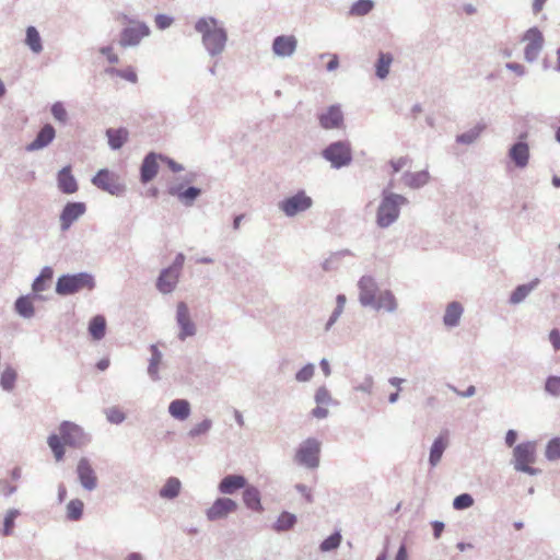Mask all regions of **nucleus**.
<instances>
[{"instance_id":"393cba45","label":"nucleus","mask_w":560,"mask_h":560,"mask_svg":"<svg viewBox=\"0 0 560 560\" xmlns=\"http://www.w3.org/2000/svg\"><path fill=\"white\" fill-rule=\"evenodd\" d=\"M162 153H153V151L145 155L140 170L142 183H148L156 176L159 171L158 160L162 161Z\"/></svg>"},{"instance_id":"3c124183","label":"nucleus","mask_w":560,"mask_h":560,"mask_svg":"<svg viewBox=\"0 0 560 560\" xmlns=\"http://www.w3.org/2000/svg\"><path fill=\"white\" fill-rule=\"evenodd\" d=\"M545 457L548 460H557L560 458V436H555L547 442Z\"/></svg>"},{"instance_id":"f03ea898","label":"nucleus","mask_w":560,"mask_h":560,"mask_svg":"<svg viewBox=\"0 0 560 560\" xmlns=\"http://www.w3.org/2000/svg\"><path fill=\"white\" fill-rule=\"evenodd\" d=\"M407 205H409V200L405 196L395 194L389 188H384L376 209V225L382 230L393 226L400 215V208Z\"/></svg>"},{"instance_id":"20e7f679","label":"nucleus","mask_w":560,"mask_h":560,"mask_svg":"<svg viewBox=\"0 0 560 560\" xmlns=\"http://www.w3.org/2000/svg\"><path fill=\"white\" fill-rule=\"evenodd\" d=\"M322 156L332 168L349 166L353 161L351 143L348 140L330 142L322 151Z\"/></svg>"},{"instance_id":"4d7b16f0","label":"nucleus","mask_w":560,"mask_h":560,"mask_svg":"<svg viewBox=\"0 0 560 560\" xmlns=\"http://www.w3.org/2000/svg\"><path fill=\"white\" fill-rule=\"evenodd\" d=\"M107 421L112 424H120L126 420L125 413L118 407H109L105 411Z\"/></svg>"},{"instance_id":"6ab92c4d","label":"nucleus","mask_w":560,"mask_h":560,"mask_svg":"<svg viewBox=\"0 0 560 560\" xmlns=\"http://www.w3.org/2000/svg\"><path fill=\"white\" fill-rule=\"evenodd\" d=\"M167 192L170 196L178 198L185 207H191L202 194L201 188H197V186L184 188L183 184L168 186Z\"/></svg>"},{"instance_id":"9b49d317","label":"nucleus","mask_w":560,"mask_h":560,"mask_svg":"<svg viewBox=\"0 0 560 560\" xmlns=\"http://www.w3.org/2000/svg\"><path fill=\"white\" fill-rule=\"evenodd\" d=\"M92 183L103 191L119 197L126 191V186L118 182L117 176L107 168L100 170L92 178Z\"/></svg>"},{"instance_id":"09e8293b","label":"nucleus","mask_w":560,"mask_h":560,"mask_svg":"<svg viewBox=\"0 0 560 560\" xmlns=\"http://www.w3.org/2000/svg\"><path fill=\"white\" fill-rule=\"evenodd\" d=\"M54 271L50 267H44L42 272L34 279L32 289L35 293L43 292L46 289V282L51 280Z\"/></svg>"},{"instance_id":"680f3d73","label":"nucleus","mask_w":560,"mask_h":560,"mask_svg":"<svg viewBox=\"0 0 560 560\" xmlns=\"http://www.w3.org/2000/svg\"><path fill=\"white\" fill-rule=\"evenodd\" d=\"M314 398L318 405H329L334 402L329 390L325 386H322L316 390Z\"/></svg>"},{"instance_id":"4468645a","label":"nucleus","mask_w":560,"mask_h":560,"mask_svg":"<svg viewBox=\"0 0 560 560\" xmlns=\"http://www.w3.org/2000/svg\"><path fill=\"white\" fill-rule=\"evenodd\" d=\"M523 40H526V47L524 49V58L528 62H535L538 58L542 45H544V36L537 26L528 28L524 36Z\"/></svg>"},{"instance_id":"1a4fd4ad","label":"nucleus","mask_w":560,"mask_h":560,"mask_svg":"<svg viewBox=\"0 0 560 560\" xmlns=\"http://www.w3.org/2000/svg\"><path fill=\"white\" fill-rule=\"evenodd\" d=\"M527 137V132H522L508 150L509 160L520 170L526 168L530 160V147L526 140Z\"/></svg>"},{"instance_id":"412c9836","label":"nucleus","mask_w":560,"mask_h":560,"mask_svg":"<svg viewBox=\"0 0 560 560\" xmlns=\"http://www.w3.org/2000/svg\"><path fill=\"white\" fill-rule=\"evenodd\" d=\"M56 137V130L50 124L44 125L36 133L35 139L27 143L25 149L26 152H36L47 147Z\"/></svg>"},{"instance_id":"58836bf2","label":"nucleus","mask_w":560,"mask_h":560,"mask_svg":"<svg viewBox=\"0 0 560 560\" xmlns=\"http://www.w3.org/2000/svg\"><path fill=\"white\" fill-rule=\"evenodd\" d=\"M348 255H353L352 250L348 248L331 253L327 258L323 260L322 269L326 272L337 270L342 257Z\"/></svg>"},{"instance_id":"cd10ccee","label":"nucleus","mask_w":560,"mask_h":560,"mask_svg":"<svg viewBox=\"0 0 560 560\" xmlns=\"http://www.w3.org/2000/svg\"><path fill=\"white\" fill-rule=\"evenodd\" d=\"M401 179L410 189H421L430 180V172L422 170L419 172H405Z\"/></svg>"},{"instance_id":"a18cd8bd","label":"nucleus","mask_w":560,"mask_h":560,"mask_svg":"<svg viewBox=\"0 0 560 560\" xmlns=\"http://www.w3.org/2000/svg\"><path fill=\"white\" fill-rule=\"evenodd\" d=\"M84 503L80 499H72L67 504V520L78 522L83 515Z\"/></svg>"},{"instance_id":"052dcab7","label":"nucleus","mask_w":560,"mask_h":560,"mask_svg":"<svg viewBox=\"0 0 560 560\" xmlns=\"http://www.w3.org/2000/svg\"><path fill=\"white\" fill-rule=\"evenodd\" d=\"M50 112L52 114V117L60 121V122H66L67 121V117H68V113H67V109L65 108L63 104L61 102H56L51 105V108H50Z\"/></svg>"},{"instance_id":"de8ad7c7","label":"nucleus","mask_w":560,"mask_h":560,"mask_svg":"<svg viewBox=\"0 0 560 560\" xmlns=\"http://www.w3.org/2000/svg\"><path fill=\"white\" fill-rule=\"evenodd\" d=\"M16 378H18V374H16L14 368H12L11 365H7L2 370L0 385L4 390L11 392L15 386Z\"/></svg>"},{"instance_id":"c03bdc74","label":"nucleus","mask_w":560,"mask_h":560,"mask_svg":"<svg viewBox=\"0 0 560 560\" xmlns=\"http://www.w3.org/2000/svg\"><path fill=\"white\" fill-rule=\"evenodd\" d=\"M374 4L373 0H357L351 4L349 15L354 18L365 16L374 8Z\"/></svg>"},{"instance_id":"f257e3e1","label":"nucleus","mask_w":560,"mask_h":560,"mask_svg":"<svg viewBox=\"0 0 560 560\" xmlns=\"http://www.w3.org/2000/svg\"><path fill=\"white\" fill-rule=\"evenodd\" d=\"M194 28L201 34V43L210 57H220L228 43V32L213 16H203L196 21Z\"/></svg>"},{"instance_id":"0eeeda50","label":"nucleus","mask_w":560,"mask_h":560,"mask_svg":"<svg viewBox=\"0 0 560 560\" xmlns=\"http://www.w3.org/2000/svg\"><path fill=\"white\" fill-rule=\"evenodd\" d=\"M313 199L304 190H299L293 196L287 197L278 203V208L287 217L292 218L305 212L313 207Z\"/></svg>"},{"instance_id":"6e6d98bb","label":"nucleus","mask_w":560,"mask_h":560,"mask_svg":"<svg viewBox=\"0 0 560 560\" xmlns=\"http://www.w3.org/2000/svg\"><path fill=\"white\" fill-rule=\"evenodd\" d=\"M544 389L553 397H560V376H548Z\"/></svg>"},{"instance_id":"5701e85b","label":"nucleus","mask_w":560,"mask_h":560,"mask_svg":"<svg viewBox=\"0 0 560 560\" xmlns=\"http://www.w3.org/2000/svg\"><path fill=\"white\" fill-rule=\"evenodd\" d=\"M180 275L170 268L162 269L156 279V289L164 294L172 293L178 282Z\"/></svg>"},{"instance_id":"a878e982","label":"nucleus","mask_w":560,"mask_h":560,"mask_svg":"<svg viewBox=\"0 0 560 560\" xmlns=\"http://www.w3.org/2000/svg\"><path fill=\"white\" fill-rule=\"evenodd\" d=\"M447 435L448 432L444 431L433 440L431 451H429V465H431V468H434L440 463L445 450L447 448Z\"/></svg>"},{"instance_id":"473e14b6","label":"nucleus","mask_w":560,"mask_h":560,"mask_svg":"<svg viewBox=\"0 0 560 560\" xmlns=\"http://www.w3.org/2000/svg\"><path fill=\"white\" fill-rule=\"evenodd\" d=\"M14 311L21 317L30 319L35 316V307L32 295H20L14 303Z\"/></svg>"},{"instance_id":"bb28decb","label":"nucleus","mask_w":560,"mask_h":560,"mask_svg":"<svg viewBox=\"0 0 560 560\" xmlns=\"http://www.w3.org/2000/svg\"><path fill=\"white\" fill-rule=\"evenodd\" d=\"M369 308L376 312L385 311L387 313H395L397 310L395 294L392 292V290L388 289L380 291L374 301V304Z\"/></svg>"},{"instance_id":"aec40b11","label":"nucleus","mask_w":560,"mask_h":560,"mask_svg":"<svg viewBox=\"0 0 560 560\" xmlns=\"http://www.w3.org/2000/svg\"><path fill=\"white\" fill-rule=\"evenodd\" d=\"M86 211L84 202H68L60 213V229L66 232L71 229V225Z\"/></svg>"},{"instance_id":"c85d7f7f","label":"nucleus","mask_w":560,"mask_h":560,"mask_svg":"<svg viewBox=\"0 0 560 560\" xmlns=\"http://www.w3.org/2000/svg\"><path fill=\"white\" fill-rule=\"evenodd\" d=\"M150 358L148 360L147 374L152 382L160 381L159 365L162 362L163 353L159 350L156 345L149 347Z\"/></svg>"},{"instance_id":"a19ab883","label":"nucleus","mask_w":560,"mask_h":560,"mask_svg":"<svg viewBox=\"0 0 560 560\" xmlns=\"http://www.w3.org/2000/svg\"><path fill=\"white\" fill-rule=\"evenodd\" d=\"M47 445L50 448V451L52 452L54 457L57 462H60L65 458V455H66L65 445L66 444L60 434L58 435V434L52 433V434L48 435Z\"/></svg>"},{"instance_id":"6e6552de","label":"nucleus","mask_w":560,"mask_h":560,"mask_svg":"<svg viewBox=\"0 0 560 560\" xmlns=\"http://www.w3.org/2000/svg\"><path fill=\"white\" fill-rule=\"evenodd\" d=\"M150 33L145 22H136L135 25L126 26L120 31L118 45L121 48L138 47Z\"/></svg>"},{"instance_id":"69168bd1","label":"nucleus","mask_w":560,"mask_h":560,"mask_svg":"<svg viewBox=\"0 0 560 560\" xmlns=\"http://www.w3.org/2000/svg\"><path fill=\"white\" fill-rule=\"evenodd\" d=\"M294 489L304 497V499L306 500V502L308 503H313L314 501V497H313V493H312V490L305 486V485H302V483H298L294 486Z\"/></svg>"},{"instance_id":"774afa93","label":"nucleus","mask_w":560,"mask_h":560,"mask_svg":"<svg viewBox=\"0 0 560 560\" xmlns=\"http://www.w3.org/2000/svg\"><path fill=\"white\" fill-rule=\"evenodd\" d=\"M100 52L103 56H106L109 63H118L119 58L117 55L113 54V47L112 46H105L100 49Z\"/></svg>"},{"instance_id":"dca6fc26","label":"nucleus","mask_w":560,"mask_h":560,"mask_svg":"<svg viewBox=\"0 0 560 560\" xmlns=\"http://www.w3.org/2000/svg\"><path fill=\"white\" fill-rule=\"evenodd\" d=\"M359 287V303L362 307H370L380 292L378 284L372 276H362L357 283Z\"/></svg>"},{"instance_id":"2eb2a0df","label":"nucleus","mask_w":560,"mask_h":560,"mask_svg":"<svg viewBox=\"0 0 560 560\" xmlns=\"http://www.w3.org/2000/svg\"><path fill=\"white\" fill-rule=\"evenodd\" d=\"M296 49L298 38L293 34H281L272 40L271 50L277 58H290L295 54Z\"/></svg>"},{"instance_id":"13d9d810","label":"nucleus","mask_w":560,"mask_h":560,"mask_svg":"<svg viewBox=\"0 0 560 560\" xmlns=\"http://www.w3.org/2000/svg\"><path fill=\"white\" fill-rule=\"evenodd\" d=\"M474 504V499L469 493H462L453 501V508L456 510H466Z\"/></svg>"},{"instance_id":"0e129e2a","label":"nucleus","mask_w":560,"mask_h":560,"mask_svg":"<svg viewBox=\"0 0 560 560\" xmlns=\"http://www.w3.org/2000/svg\"><path fill=\"white\" fill-rule=\"evenodd\" d=\"M548 339L555 351L560 350V330L558 328H552L549 331Z\"/></svg>"},{"instance_id":"a211bd4d","label":"nucleus","mask_w":560,"mask_h":560,"mask_svg":"<svg viewBox=\"0 0 560 560\" xmlns=\"http://www.w3.org/2000/svg\"><path fill=\"white\" fill-rule=\"evenodd\" d=\"M237 503L230 498H219L206 511V516L210 522H217L224 520L230 513L236 511Z\"/></svg>"},{"instance_id":"7c9ffc66","label":"nucleus","mask_w":560,"mask_h":560,"mask_svg":"<svg viewBox=\"0 0 560 560\" xmlns=\"http://www.w3.org/2000/svg\"><path fill=\"white\" fill-rule=\"evenodd\" d=\"M182 488L183 483L179 481L178 477L171 476L159 490V495L162 499L174 500L180 494Z\"/></svg>"},{"instance_id":"603ef678","label":"nucleus","mask_w":560,"mask_h":560,"mask_svg":"<svg viewBox=\"0 0 560 560\" xmlns=\"http://www.w3.org/2000/svg\"><path fill=\"white\" fill-rule=\"evenodd\" d=\"M315 373V364L314 363H306L301 368V370L295 372L294 378L299 383H306L310 382L314 377Z\"/></svg>"},{"instance_id":"f3484780","label":"nucleus","mask_w":560,"mask_h":560,"mask_svg":"<svg viewBox=\"0 0 560 560\" xmlns=\"http://www.w3.org/2000/svg\"><path fill=\"white\" fill-rule=\"evenodd\" d=\"M319 126L324 130L339 129L343 126L345 116L339 104L329 105L318 114Z\"/></svg>"},{"instance_id":"4be33fe9","label":"nucleus","mask_w":560,"mask_h":560,"mask_svg":"<svg viewBox=\"0 0 560 560\" xmlns=\"http://www.w3.org/2000/svg\"><path fill=\"white\" fill-rule=\"evenodd\" d=\"M247 479L240 474H229L219 481V491L221 494H233L236 491L246 488Z\"/></svg>"},{"instance_id":"ea45409f","label":"nucleus","mask_w":560,"mask_h":560,"mask_svg":"<svg viewBox=\"0 0 560 560\" xmlns=\"http://www.w3.org/2000/svg\"><path fill=\"white\" fill-rule=\"evenodd\" d=\"M295 524H296L295 514H293L289 511H283V512H281V514L278 516V520L272 525V529L276 530L277 533H283V532H288L291 528H293Z\"/></svg>"},{"instance_id":"338daca9","label":"nucleus","mask_w":560,"mask_h":560,"mask_svg":"<svg viewBox=\"0 0 560 560\" xmlns=\"http://www.w3.org/2000/svg\"><path fill=\"white\" fill-rule=\"evenodd\" d=\"M448 388L454 392L455 394H457L458 396H462L464 398H468V397H471L476 394V387L472 386V385H469L465 390H459L457 387H455L454 385H448Z\"/></svg>"},{"instance_id":"5fc2aeb1","label":"nucleus","mask_w":560,"mask_h":560,"mask_svg":"<svg viewBox=\"0 0 560 560\" xmlns=\"http://www.w3.org/2000/svg\"><path fill=\"white\" fill-rule=\"evenodd\" d=\"M341 534L339 532H335L326 537L320 544L322 551H330L339 547L341 542Z\"/></svg>"},{"instance_id":"2f4dec72","label":"nucleus","mask_w":560,"mask_h":560,"mask_svg":"<svg viewBox=\"0 0 560 560\" xmlns=\"http://www.w3.org/2000/svg\"><path fill=\"white\" fill-rule=\"evenodd\" d=\"M168 412L174 419L184 421L190 416V404L187 399H174L168 405Z\"/></svg>"},{"instance_id":"ddd939ff","label":"nucleus","mask_w":560,"mask_h":560,"mask_svg":"<svg viewBox=\"0 0 560 560\" xmlns=\"http://www.w3.org/2000/svg\"><path fill=\"white\" fill-rule=\"evenodd\" d=\"M77 479L81 488L88 492H92L97 489V475L88 457H81L78 460Z\"/></svg>"},{"instance_id":"f8f14e48","label":"nucleus","mask_w":560,"mask_h":560,"mask_svg":"<svg viewBox=\"0 0 560 560\" xmlns=\"http://www.w3.org/2000/svg\"><path fill=\"white\" fill-rule=\"evenodd\" d=\"M176 323L179 328L177 338L185 341L197 334V325L191 318L190 311L185 302H179L176 307Z\"/></svg>"},{"instance_id":"e433bc0d","label":"nucleus","mask_w":560,"mask_h":560,"mask_svg":"<svg viewBox=\"0 0 560 560\" xmlns=\"http://www.w3.org/2000/svg\"><path fill=\"white\" fill-rule=\"evenodd\" d=\"M106 136L108 138V144L110 149L118 150L128 140L129 132L126 128H109L106 130Z\"/></svg>"},{"instance_id":"7ed1b4c3","label":"nucleus","mask_w":560,"mask_h":560,"mask_svg":"<svg viewBox=\"0 0 560 560\" xmlns=\"http://www.w3.org/2000/svg\"><path fill=\"white\" fill-rule=\"evenodd\" d=\"M96 287L95 278L90 272L66 273L57 279L55 291L59 295H72L81 290L92 291Z\"/></svg>"},{"instance_id":"8fccbe9b","label":"nucleus","mask_w":560,"mask_h":560,"mask_svg":"<svg viewBox=\"0 0 560 560\" xmlns=\"http://www.w3.org/2000/svg\"><path fill=\"white\" fill-rule=\"evenodd\" d=\"M106 72L113 75H117L121 78L122 80H127L130 83L136 84L138 82V74L136 70L132 67H128L125 69H118V68H107Z\"/></svg>"},{"instance_id":"37998d69","label":"nucleus","mask_w":560,"mask_h":560,"mask_svg":"<svg viewBox=\"0 0 560 560\" xmlns=\"http://www.w3.org/2000/svg\"><path fill=\"white\" fill-rule=\"evenodd\" d=\"M25 43L34 54L42 52L43 39L40 38V33L36 30L35 26H28L26 28Z\"/></svg>"},{"instance_id":"4c0bfd02","label":"nucleus","mask_w":560,"mask_h":560,"mask_svg":"<svg viewBox=\"0 0 560 560\" xmlns=\"http://www.w3.org/2000/svg\"><path fill=\"white\" fill-rule=\"evenodd\" d=\"M393 62V56L390 52H380L378 58L375 63V74L380 80H386L389 71L390 66Z\"/></svg>"},{"instance_id":"39448f33","label":"nucleus","mask_w":560,"mask_h":560,"mask_svg":"<svg viewBox=\"0 0 560 560\" xmlns=\"http://www.w3.org/2000/svg\"><path fill=\"white\" fill-rule=\"evenodd\" d=\"M322 442L317 438H307L299 444L294 462L305 468L316 469L320 464Z\"/></svg>"},{"instance_id":"c756f323","label":"nucleus","mask_w":560,"mask_h":560,"mask_svg":"<svg viewBox=\"0 0 560 560\" xmlns=\"http://www.w3.org/2000/svg\"><path fill=\"white\" fill-rule=\"evenodd\" d=\"M539 280L536 278L528 283L517 285L509 296V304L518 305L523 303L526 298L534 291L538 285Z\"/></svg>"},{"instance_id":"f704fd0d","label":"nucleus","mask_w":560,"mask_h":560,"mask_svg":"<svg viewBox=\"0 0 560 560\" xmlns=\"http://www.w3.org/2000/svg\"><path fill=\"white\" fill-rule=\"evenodd\" d=\"M107 322L105 316L96 315L89 323V332L93 340L100 341L106 336Z\"/></svg>"},{"instance_id":"864d4df0","label":"nucleus","mask_w":560,"mask_h":560,"mask_svg":"<svg viewBox=\"0 0 560 560\" xmlns=\"http://www.w3.org/2000/svg\"><path fill=\"white\" fill-rule=\"evenodd\" d=\"M374 387V378L372 375L366 374L361 382L353 381V389L355 392L372 394Z\"/></svg>"},{"instance_id":"b1692460","label":"nucleus","mask_w":560,"mask_h":560,"mask_svg":"<svg viewBox=\"0 0 560 560\" xmlns=\"http://www.w3.org/2000/svg\"><path fill=\"white\" fill-rule=\"evenodd\" d=\"M58 189L66 195L78 192V180L72 174L71 166L62 167L57 174Z\"/></svg>"},{"instance_id":"79ce46f5","label":"nucleus","mask_w":560,"mask_h":560,"mask_svg":"<svg viewBox=\"0 0 560 560\" xmlns=\"http://www.w3.org/2000/svg\"><path fill=\"white\" fill-rule=\"evenodd\" d=\"M486 127H487L486 124L478 122L476 126H474L471 129L467 130L466 132L457 135L456 142L462 143V144L474 143L480 137V135L485 131Z\"/></svg>"},{"instance_id":"bf43d9fd","label":"nucleus","mask_w":560,"mask_h":560,"mask_svg":"<svg viewBox=\"0 0 560 560\" xmlns=\"http://www.w3.org/2000/svg\"><path fill=\"white\" fill-rule=\"evenodd\" d=\"M19 514V510L12 509L9 510L4 516V527H2V534L8 536L12 533V528L14 526V520Z\"/></svg>"},{"instance_id":"9d476101","label":"nucleus","mask_w":560,"mask_h":560,"mask_svg":"<svg viewBox=\"0 0 560 560\" xmlns=\"http://www.w3.org/2000/svg\"><path fill=\"white\" fill-rule=\"evenodd\" d=\"M59 434L63 442L73 448H81L83 445H88L91 440L81 427L71 421L60 423Z\"/></svg>"},{"instance_id":"72a5a7b5","label":"nucleus","mask_w":560,"mask_h":560,"mask_svg":"<svg viewBox=\"0 0 560 560\" xmlns=\"http://www.w3.org/2000/svg\"><path fill=\"white\" fill-rule=\"evenodd\" d=\"M463 316V305L458 302H452L446 306L443 323L446 327L458 326Z\"/></svg>"},{"instance_id":"c9c22d12","label":"nucleus","mask_w":560,"mask_h":560,"mask_svg":"<svg viewBox=\"0 0 560 560\" xmlns=\"http://www.w3.org/2000/svg\"><path fill=\"white\" fill-rule=\"evenodd\" d=\"M244 492H243V501L245 503V505L252 510V511H256V512H260L264 510L262 505H261V502H260V492L257 488H255L254 486H249L246 488H244Z\"/></svg>"},{"instance_id":"49530a36","label":"nucleus","mask_w":560,"mask_h":560,"mask_svg":"<svg viewBox=\"0 0 560 560\" xmlns=\"http://www.w3.org/2000/svg\"><path fill=\"white\" fill-rule=\"evenodd\" d=\"M213 427V421L209 418L203 419L201 422L195 424L187 431L189 439H197L202 435H207Z\"/></svg>"},{"instance_id":"e2e57ef3","label":"nucleus","mask_w":560,"mask_h":560,"mask_svg":"<svg viewBox=\"0 0 560 560\" xmlns=\"http://www.w3.org/2000/svg\"><path fill=\"white\" fill-rule=\"evenodd\" d=\"M154 23L156 28L163 31L171 27L174 23V18L167 14H156L154 16Z\"/></svg>"},{"instance_id":"423d86ee","label":"nucleus","mask_w":560,"mask_h":560,"mask_svg":"<svg viewBox=\"0 0 560 560\" xmlns=\"http://www.w3.org/2000/svg\"><path fill=\"white\" fill-rule=\"evenodd\" d=\"M513 466L517 471H523L529 475H537L538 468L530 466L535 463V441H526L516 444L513 450Z\"/></svg>"}]
</instances>
